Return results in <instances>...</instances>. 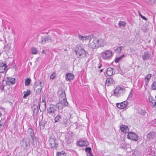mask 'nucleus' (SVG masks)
<instances>
[{
  "instance_id": "nucleus-19",
  "label": "nucleus",
  "mask_w": 156,
  "mask_h": 156,
  "mask_svg": "<svg viewBox=\"0 0 156 156\" xmlns=\"http://www.w3.org/2000/svg\"><path fill=\"white\" fill-rule=\"evenodd\" d=\"M156 136V134L154 132H152L148 133L147 135V138L149 140L154 139Z\"/></svg>"
},
{
  "instance_id": "nucleus-51",
  "label": "nucleus",
  "mask_w": 156,
  "mask_h": 156,
  "mask_svg": "<svg viewBox=\"0 0 156 156\" xmlns=\"http://www.w3.org/2000/svg\"><path fill=\"white\" fill-rule=\"evenodd\" d=\"M4 87H2V88L1 89V90H4Z\"/></svg>"
},
{
  "instance_id": "nucleus-33",
  "label": "nucleus",
  "mask_w": 156,
  "mask_h": 156,
  "mask_svg": "<svg viewBox=\"0 0 156 156\" xmlns=\"http://www.w3.org/2000/svg\"><path fill=\"white\" fill-rule=\"evenodd\" d=\"M45 123L44 122H42L40 123L39 125L40 127V128L42 129H43L44 127Z\"/></svg>"
},
{
  "instance_id": "nucleus-20",
  "label": "nucleus",
  "mask_w": 156,
  "mask_h": 156,
  "mask_svg": "<svg viewBox=\"0 0 156 156\" xmlns=\"http://www.w3.org/2000/svg\"><path fill=\"white\" fill-rule=\"evenodd\" d=\"M113 82L114 81L112 78L111 77L108 78L106 80L105 84L107 86H108L111 84H113Z\"/></svg>"
},
{
  "instance_id": "nucleus-5",
  "label": "nucleus",
  "mask_w": 156,
  "mask_h": 156,
  "mask_svg": "<svg viewBox=\"0 0 156 156\" xmlns=\"http://www.w3.org/2000/svg\"><path fill=\"white\" fill-rule=\"evenodd\" d=\"M57 108H58V106L57 104L56 105H50L49 107L47 109L48 114L54 116L55 115L54 114Z\"/></svg>"
},
{
  "instance_id": "nucleus-55",
  "label": "nucleus",
  "mask_w": 156,
  "mask_h": 156,
  "mask_svg": "<svg viewBox=\"0 0 156 156\" xmlns=\"http://www.w3.org/2000/svg\"><path fill=\"white\" fill-rule=\"evenodd\" d=\"M6 156H9V155H6Z\"/></svg>"
},
{
  "instance_id": "nucleus-39",
  "label": "nucleus",
  "mask_w": 156,
  "mask_h": 156,
  "mask_svg": "<svg viewBox=\"0 0 156 156\" xmlns=\"http://www.w3.org/2000/svg\"><path fill=\"white\" fill-rule=\"evenodd\" d=\"M156 102V101L155 99H153L152 101H151V103L152 104V105L153 106H154V104H155Z\"/></svg>"
},
{
  "instance_id": "nucleus-16",
  "label": "nucleus",
  "mask_w": 156,
  "mask_h": 156,
  "mask_svg": "<svg viewBox=\"0 0 156 156\" xmlns=\"http://www.w3.org/2000/svg\"><path fill=\"white\" fill-rule=\"evenodd\" d=\"M151 55L148 51H145L143 55H142V57L143 59L144 60H147L149 58Z\"/></svg>"
},
{
  "instance_id": "nucleus-48",
  "label": "nucleus",
  "mask_w": 156,
  "mask_h": 156,
  "mask_svg": "<svg viewBox=\"0 0 156 156\" xmlns=\"http://www.w3.org/2000/svg\"><path fill=\"white\" fill-rule=\"evenodd\" d=\"M42 82L41 81H40L39 82V84L40 85V87H41V85H41V84H42Z\"/></svg>"
},
{
  "instance_id": "nucleus-42",
  "label": "nucleus",
  "mask_w": 156,
  "mask_h": 156,
  "mask_svg": "<svg viewBox=\"0 0 156 156\" xmlns=\"http://www.w3.org/2000/svg\"><path fill=\"white\" fill-rule=\"evenodd\" d=\"M153 100V99H152L151 97H149V100L150 102H151V101H152Z\"/></svg>"
},
{
  "instance_id": "nucleus-12",
  "label": "nucleus",
  "mask_w": 156,
  "mask_h": 156,
  "mask_svg": "<svg viewBox=\"0 0 156 156\" xmlns=\"http://www.w3.org/2000/svg\"><path fill=\"white\" fill-rule=\"evenodd\" d=\"M7 70V64L3 62H0V73L6 72Z\"/></svg>"
},
{
  "instance_id": "nucleus-45",
  "label": "nucleus",
  "mask_w": 156,
  "mask_h": 156,
  "mask_svg": "<svg viewBox=\"0 0 156 156\" xmlns=\"http://www.w3.org/2000/svg\"><path fill=\"white\" fill-rule=\"evenodd\" d=\"M138 13L139 16H140V17H141L142 16V15L141 14V13H140V11H138Z\"/></svg>"
},
{
  "instance_id": "nucleus-30",
  "label": "nucleus",
  "mask_w": 156,
  "mask_h": 156,
  "mask_svg": "<svg viewBox=\"0 0 156 156\" xmlns=\"http://www.w3.org/2000/svg\"><path fill=\"white\" fill-rule=\"evenodd\" d=\"M43 87L42 85H41V87L37 89L36 93L37 94H39L41 93V90Z\"/></svg>"
},
{
  "instance_id": "nucleus-28",
  "label": "nucleus",
  "mask_w": 156,
  "mask_h": 156,
  "mask_svg": "<svg viewBox=\"0 0 156 156\" xmlns=\"http://www.w3.org/2000/svg\"><path fill=\"white\" fill-rule=\"evenodd\" d=\"M30 94V90H27L25 93L24 94L23 98H26Z\"/></svg>"
},
{
  "instance_id": "nucleus-35",
  "label": "nucleus",
  "mask_w": 156,
  "mask_h": 156,
  "mask_svg": "<svg viewBox=\"0 0 156 156\" xmlns=\"http://www.w3.org/2000/svg\"><path fill=\"white\" fill-rule=\"evenodd\" d=\"M151 87L153 90H156V81L153 83Z\"/></svg>"
},
{
  "instance_id": "nucleus-8",
  "label": "nucleus",
  "mask_w": 156,
  "mask_h": 156,
  "mask_svg": "<svg viewBox=\"0 0 156 156\" xmlns=\"http://www.w3.org/2000/svg\"><path fill=\"white\" fill-rule=\"evenodd\" d=\"M49 145L51 148L54 147L56 148L58 145V144L56 142V140L55 138H50L49 140Z\"/></svg>"
},
{
  "instance_id": "nucleus-52",
  "label": "nucleus",
  "mask_w": 156,
  "mask_h": 156,
  "mask_svg": "<svg viewBox=\"0 0 156 156\" xmlns=\"http://www.w3.org/2000/svg\"><path fill=\"white\" fill-rule=\"evenodd\" d=\"M2 115L1 112L0 111V117H1L2 116Z\"/></svg>"
},
{
  "instance_id": "nucleus-27",
  "label": "nucleus",
  "mask_w": 156,
  "mask_h": 156,
  "mask_svg": "<svg viewBox=\"0 0 156 156\" xmlns=\"http://www.w3.org/2000/svg\"><path fill=\"white\" fill-rule=\"evenodd\" d=\"M126 23L124 21H119L118 23V25L119 27H124L126 25Z\"/></svg>"
},
{
  "instance_id": "nucleus-26",
  "label": "nucleus",
  "mask_w": 156,
  "mask_h": 156,
  "mask_svg": "<svg viewBox=\"0 0 156 156\" xmlns=\"http://www.w3.org/2000/svg\"><path fill=\"white\" fill-rule=\"evenodd\" d=\"M31 80L30 78H27L25 80V84L26 86H29Z\"/></svg>"
},
{
  "instance_id": "nucleus-56",
  "label": "nucleus",
  "mask_w": 156,
  "mask_h": 156,
  "mask_svg": "<svg viewBox=\"0 0 156 156\" xmlns=\"http://www.w3.org/2000/svg\"><path fill=\"white\" fill-rule=\"evenodd\" d=\"M66 49H65V51H66Z\"/></svg>"
},
{
  "instance_id": "nucleus-37",
  "label": "nucleus",
  "mask_w": 156,
  "mask_h": 156,
  "mask_svg": "<svg viewBox=\"0 0 156 156\" xmlns=\"http://www.w3.org/2000/svg\"><path fill=\"white\" fill-rule=\"evenodd\" d=\"M122 47L120 46L117 48L116 49L119 52H120L122 51Z\"/></svg>"
},
{
  "instance_id": "nucleus-29",
  "label": "nucleus",
  "mask_w": 156,
  "mask_h": 156,
  "mask_svg": "<svg viewBox=\"0 0 156 156\" xmlns=\"http://www.w3.org/2000/svg\"><path fill=\"white\" fill-rule=\"evenodd\" d=\"M31 52L33 54H36L37 53V50L36 48H32L31 49Z\"/></svg>"
},
{
  "instance_id": "nucleus-43",
  "label": "nucleus",
  "mask_w": 156,
  "mask_h": 156,
  "mask_svg": "<svg viewBox=\"0 0 156 156\" xmlns=\"http://www.w3.org/2000/svg\"><path fill=\"white\" fill-rule=\"evenodd\" d=\"M63 123L64 125H66L67 124V122L66 121H65L64 120L63 122Z\"/></svg>"
},
{
  "instance_id": "nucleus-3",
  "label": "nucleus",
  "mask_w": 156,
  "mask_h": 156,
  "mask_svg": "<svg viewBox=\"0 0 156 156\" xmlns=\"http://www.w3.org/2000/svg\"><path fill=\"white\" fill-rule=\"evenodd\" d=\"M75 52L80 59L84 58L86 56V51L80 46H76Z\"/></svg>"
},
{
  "instance_id": "nucleus-1",
  "label": "nucleus",
  "mask_w": 156,
  "mask_h": 156,
  "mask_svg": "<svg viewBox=\"0 0 156 156\" xmlns=\"http://www.w3.org/2000/svg\"><path fill=\"white\" fill-rule=\"evenodd\" d=\"M58 94L59 95V99L60 100L59 102L57 103L58 106V108L59 110V112L62 109L65 107L67 106L68 105V103L66 100V98L65 92L62 90H60L58 92Z\"/></svg>"
},
{
  "instance_id": "nucleus-49",
  "label": "nucleus",
  "mask_w": 156,
  "mask_h": 156,
  "mask_svg": "<svg viewBox=\"0 0 156 156\" xmlns=\"http://www.w3.org/2000/svg\"><path fill=\"white\" fill-rule=\"evenodd\" d=\"M153 107L156 108V102L155 104H154Z\"/></svg>"
},
{
  "instance_id": "nucleus-9",
  "label": "nucleus",
  "mask_w": 156,
  "mask_h": 156,
  "mask_svg": "<svg viewBox=\"0 0 156 156\" xmlns=\"http://www.w3.org/2000/svg\"><path fill=\"white\" fill-rule=\"evenodd\" d=\"M127 137L129 139L136 141L137 140L138 138L137 135L132 132H129L127 135Z\"/></svg>"
},
{
  "instance_id": "nucleus-38",
  "label": "nucleus",
  "mask_w": 156,
  "mask_h": 156,
  "mask_svg": "<svg viewBox=\"0 0 156 156\" xmlns=\"http://www.w3.org/2000/svg\"><path fill=\"white\" fill-rule=\"evenodd\" d=\"M121 59L120 57H118L115 60V61L116 63H117L121 60Z\"/></svg>"
},
{
  "instance_id": "nucleus-21",
  "label": "nucleus",
  "mask_w": 156,
  "mask_h": 156,
  "mask_svg": "<svg viewBox=\"0 0 156 156\" xmlns=\"http://www.w3.org/2000/svg\"><path fill=\"white\" fill-rule=\"evenodd\" d=\"M27 133L28 134H29L31 136V138L32 139V140H34V130L31 128H29L27 130Z\"/></svg>"
},
{
  "instance_id": "nucleus-24",
  "label": "nucleus",
  "mask_w": 156,
  "mask_h": 156,
  "mask_svg": "<svg viewBox=\"0 0 156 156\" xmlns=\"http://www.w3.org/2000/svg\"><path fill=\"white\" fill-rule=\"evenodd\" d=\"M85 151L88 153L89 154V156H93V154L91 153V149L90 147H87L85 149Z\"/></svg>"
},
{
  "instance_id": "nucleus-22",
  "label": "nucleus",
  "mask_w": 156,
  "mask_h": 156,
  "mask_svg": "<svg viewBox=\"0 0 156 156\" xmlns=\"http://www.w3.org/2000/svg\"><path fill=\"white\" fill-rule=\"evenodd\" d=\"M113 69L111 68H108L107 70V74L109 76H112L113 73Z\"/></svg>"
},
{
  "instance_id": "nucleus-41",
  "label": "nucleus",
  "mask_w": 156,
  "mask_h": 156,
  "mask_svg": "<svg viewBox=\"0 0 156 156\" xmlns=\"http://www.w3.org/2000/svg\"><path fill=\"white\" fill-rule=\"evenodd\" d=\"M141 17L144 20H147V19L145 16H143V15Z\"/></svg>"
},
{
  "instance_id": "nucleus-23",
  "label": "nucleus",
  "mask_w": 156,
  "mask_h": 156,
  "mask_svg": "<svg viewBox=\"0 0 156 156\" xmlns=\"http://www.w3.org/2000/svg\"><path fill=\"white\" fill-rule=\"evenodd\" d=\"M151 77V75L150 74H148L145 77V85L147 86L148 82Z\"/></svg>"
},
{
  "instance_id": "nucleus-47",
  "label": "nucleus",
  "mask_w": 156,
  "mask_h": 156,
  "mask_svg": "<svg viewBox=\"0 0 156 156\" xmlns=\"http://www.w3.org/2000/svg\"><path fill=\"white\" fill-rule=\"evenodd\" d=\"M42 53H45V51L44 50H43L42 51Z\"/></svg>"
},
{
  "instance_id": "nucleus-14",
  "label": "nucleus",
  "mask_w": 156,
  "mask_h": 156,
  "mask_svg": "<svg viewBox=\"0 0 156 156\" xmlns=\"http://www.w3.org/2000/svg\"><path fill=\"white\" fill-rule=\"evenodd\" d=\"M97 47H103L106 44V41L102 39H97Z\"/></svg>"
},
{
  "instance_id": "nucleus-40",
  "label": "nucleus",
  "mask_w": 156,
  "mask_h": 156,
  "mask_svg": "<svg viewBox=\"0 0 156 156\" xmlns=\"http://www.w3.org/2000/svg\"><path fill=\"white\" fill-rule=\"evenodd\" d=\"M98 69L100 68L101 66H102V64H100V62H99L98 64Z\"/></svg>"
},
{
  "instance_id": "nucleus-53",
  "label": "nucleus",
  "mask_w": 156,
  "mask_h": 156,
  "mask_svg": "<svg viewBox=\"0 0 156 156\" xmlns=\"http://www.w3.org/2000/svg\"><path fill=\"white\" fill-rule=\"evenodd\" d=\"M45 102L44 100V99H42V101L41 102Z\"/></svg>"
},
{
  "instance_id": "nucleus-31",
  "label": "nucleus",
  "mask_w": 156,
  "mask_h": 156,
  "mask_svg": "<svg viewBox=\"0 0 156 156\" xmlns=\"http://www.w3.org/2000/svg\"><path fill=\"white\" fill-rule=\"evenodd\" d=\"M61 118V117L59 115H57L56 116L54 119L55 122H58L59 120V119Z\"/></svg>"
},
{
  "instance_id": "nucleus-13",
  "label": "nucleus",
  "mask_w": 156,
  "mask_h": 156,
  "mask_svg": "<svg viewBox=\"0 0 156 156\" xmlns=\"http://www.w3.org/2000/svg\"><path fill=\"white\" fill-rule=\"evenodd\" d=\"M77 145L81 147L82 146H87L89 145V143L87 140H80L77 142Z\"/></svg>"
},
{
  "instance_id": "nucleus-17",
  "label": "nucleus",
  "mask_w": 156,
  "mask_h": 156,
  "mask_svg": "<svg viewBox=\"0 0 156 156\" xmlns=\"http://www.w3.org/2000/svg\"><path fill=\"white\" fill-rule=\"evenodd\" d=\"M39 108L41 111H44L46 109V103L45 102H40Z\"/></svg>"
},
{
  "instance_id": "nucleus-18",
  "label": "nucleus",
  "mask_w": 156,
  "mask_h": 156,
  "mask_svg": "<svg viewBox=\"0 0 156 156\" xmlns=\"http://www.w3.org/2000/svg\"><path fill=\"white\" fill-rule=\"evenodd\" d=\"M121 131L124 133H126L129 131V129L128 126L124 125H122L120 127Z\"/></svg>"
},
{
  "instance_id": "nucleus-2",
  "label": "nucleus",
  "mask_w": 156,
  "mask_h": 156,
  "mask_svg": "<svg viewBox=\"0 0 156 156\" xmlns=\"http://www.w3.org/2000/svg\"><path fill=\"white\" fill-rule=\"evenodd\" d=\"M93 36L91 35L90 36L83 37L79 35V38L81 40L88 39L89 40V47L92 48L94 49L97 47V39L93 38Z\"/></svg>"
},
{
  "instance_id": "nucleus-10",
  "label": "nucleus",
  "mask_w": 156,
  "mask_h": 156,
  "mask_svg": "<svg viewBox=\"0 0 156 156\" xmlns=\"http://www.w3.org/2000/svg\"><path fill=\"white\" fill-rule=\"evenodd\" d=\"M128 104V103L126 101H124L119 103H117L116 106L119 108L122 109L126 108Z\"/></svg>"
},
{
  "instance_id": "nucleus-7",
  "label": "nucleus",
  "mask_w": 156,
  "mask_h": 156,
  "mask_svg": "<svg viewBox=\"0 0 156 156\" xmlns=\"http://www.w3.org/2000/svg\"><path fill=\"white\" fill-rule=\"evenodd\" d=\"M21 146L24 149H26L30 146V140L28 138H24L20 142Z\"/></svg>"
},
{
  "instance_id": "nucleus-11",
  "label": "nucleus",
  "mask_w": 156,
  "mask_h": 156,
  "mask_svg": "<svg viewBox=\"0 0 156 156\" xmlns=\"http://www.w3.org/2000/svg\"><path fill=\"white\" fill-rule=\"evenodd\" d=\"M51 41V37L49 35L42 37L41 38V43L42 44L49 42Z\"/></svg>"
},
{
  "instance_id": "nucleus-36",
  "label": "nucleus",
  "mask_w": 156,
  "mask_h": 156,
  "mask_svg": "<svg viewBox=\"0 0 156 156\" xmlns=\"http://www.w3.org/2000/svg\"><path fill=\"white\" fill-rule=\"evenodd\" d=\"M149 3L151 5H153L156 3V0H149Z\"/></svg>"
},
{
  "instance_id": "nucleus-50",
  "label": "nucleus",
  "mask_w": 156,
  "mask_h": 156,
  "mask_svg": "<svg viewBox=\"0 0 156 156\" xmlns=\"http://www.w3.org/2000/svg\"><path fill=\"white\" fill-rule=\"evenodd\" d=\"M103 69H101L100 70V73L102 72H103Z\"/></svg>"
},
{
  "instance_id": "nucleus-32",
  "label": "nucleus",
  "mask_w": 156,
  "mask_h": 156,
  "mask_svg": "<svg viewBox=\"0 0 156 156\" xmlns=\"http://www.w3.org/2000/svg\"><path fill=\"white\" fill-rule=\"evenodd\" d=\"M9 82H10V84H13L15 83V78H11L9 80Z\"/></svg>"
},
{
  "instance_id": "nucleus-46",
  "label": "nucleus",
  "mask_w": 156,
  "mask_h": 156,
  "mask_svg": "<svg viewBox=\"0 0 156 156\" xmlns=\"http://www.w3.org/2000/svg\"><path fill=\"white\" fill-rule=\"evenodd\" d=\"M132 94L131 93H130L128 97L130 98L131 97H132Z\"/></svg>"
},
{
  "instance_id": "nucleus-6",
  "label": "nucleus",
  "mask_w": 156,
  "mask_h": 156,
  "mask_svg": "<svg viewBox=\"0 0 156 156\" xmlns=\"http://www.w3.org/2000/svg\"><path fill=\"white\" fill-rule=\"evenodd\" d=\"M124 91L123 88L117 87L114 90L113 95L117 97H121L123 95Z\"/></svg>"
},
{
  "instance_id": "nucleus-44",
  "label": "nucleus",
  "mask_w": 156,
  "mask_h": 156,
  "mask_svg": "<svg viewBox=\"0 0 156 156\" xmlns=\"http://www.w3.org/2000/svg\"><path fill=\"white\" fill-rule=\"evenodd\" d=\"M125 56V55L124 54H123L122 55H121L120 57V58L121 59H122L123 57H124Z\"/></svg>"
},
{
  "instance_id": "nucleus-34",
  "label": "nucleus",
  "mask_w": 156,
  "mask_h": 156,
  "mask_svg": "<svg viewBox=\"0 0 156 156\" xmlns=\"http://www.w3.org/2000/svg\"><path fill=\"white\" fill-rule=\"evenodd\" d=\"M56 76V74L55 72H53L50 76V78L51 79H53Z\"/></svg>"
},
{
  "instance_id": "nucleus-54",
  "label": "nucleus",
  "mask_w": 156,
  "mask_h": 156,
  "mask_svg": "<svg viewBox=\"0 0 156 156\" xmlns=\"http://www.w3.org/2000/svg\"><path fill=\"white\" fill-rule=\"evenodd\" d=\"M2 126V124H0V126Z\"/></svg>"
},
{
  "instance_id": "nucleus-4",
  "label": "nucleus",
  "mask_w": 156,
  "mask_h": 156,
  "mask_svg": "<svg viewBox=\"0 0 156 156\" xmlns=\"http://www.w3.org/2000/svg\"><path fill=\"white\" fill-rule=\"evenodd\" d=\"M101 55L103 59L109 60L112 59L113 55L111 51L106 50L101 52Z\"/></svg>"
},
{
  "instance_id": "nucleus-25",
  "label": "nucleus",
  "mask_w": 156,
  "mask_h": 156,
  "mask_svg": "<svg viewBox=\"0 0 156 156\" xmlns=\"http://www.w3.org/2000/svg\"><path fill=\"white\" fill-rule=\"evenodd\" d=\"M56 156H66V154L64 151L58 152L57 153Z\"/></svg>"
},
{
  "instance_id": "nucleus-15",
  "label": "nucleus",
  "mask_w": 156,
  "mask_h": 156,
  "mask_svg": "<svg viewBox=\"0 0 156 156\" xmlns=\"http://www.w3.org/2000/svg\"><path fill=\"white\" fill-rule=\"evenodd\" d=\"M74 77V75L71 73H67L65 76L66 80L69 81H70L72 80L73 79Z\"/></svg>"
}]
</instances>
